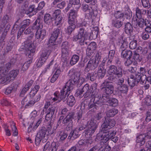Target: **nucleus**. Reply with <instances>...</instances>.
Instances as JSON below:
<instances>
[{
  "label": "nucleus",
  "instance_id": "61",
  "mask_svg": "<svg viewBox=\"0 0 151 151\" xmlns=\"http://www.w3.org/2000/svg\"><path fill=\"white\" fill-rule=\"evenodd\" d=\"M136 16L138 18H139L142 17V10H140L138 7L136 9Z\"/></svg>",
  "mask_w": 151,
  "mask_h": 151
},
{
  "label": "nucleus",
  "instance_id": "9",
  "mask_svg": "<svg viewBox=\"0 0 151 151\" xmlns=\"http://www.w3.org/2000/svg\"><path fill=\"white\" fill-rule=\"evenodd\" d=\"M75 113L73 112L69 113L64 119L62 122L63 124L67 125L66 129L67 131L70 130L72 129L73 127V120L74 118Z\"/></svg>",
  "mask_w": 151,
  "mask_h": 151
},
{
  "label": "nucleus",
  "instance_id": "8",
  "mask_svg": "<svg viewBox=\"0 0 151 151\" xmlns=\"http://www.w3.org/2000/svg\"><path fill=\"white\" fill-rule=\"evenodd\" d=\"M101 90L104 93L111 95L114 91V86L110 82L104 81L101 85Z\"/></svg>",
  "mask_w": 151,
  "mask_h": 151
},
{
  "label": "nucleus",
  "instance_id": "3",
  "mask_svg": "<svg viewBox=\"0 0 151 151\" xmlns=\"http://www.w3.org/2000/svg\"><path fill=\"white\" fill-rule=\"evenodd\" d=\"M77 15V12L76 10L72 9L70 11L68 21L69 26L66 29V32L68 35L71 34L76 28V19Z\"/></svg>",
  "mask_w": 151,
  "mask_h": 151
},
{
  "label": "nucleus",
  "instance_id": "12",
  "mask_svg": "<svg viewBox=\"0 0 151 151\" xmlns=\"http://www.w3.org/2000/svg\"><path fill=\"white\" fill-rule=\"evenodd\" d=\"M47 130L45 127H42L38 132L35 138V144L38 145L42 139L47 135Z\"/></svg>",
  "mask_w": 151,
  "mask_h": 151
},
{
  "label": "nucleus",
  "instance_id": "14",
  "mask_svg": "<svg viewBox=\"0 0 151 151\" xmlns=\"http://www.w3.org/2000/svg\"><path fill=\"white\" fill-rule=\"evenodd\" d=\"M68 88L67 87L65 86L61 90L60 93L58 96L59 101L62 100L64 102L67 99L70 91L71 90H69Z\"/></svg>",
  "mask_w": 151,
  "mask_h": 151
},
{
  "label": "nucleus",
  "instance_id": "36",
  "mask_svg": "<svg viewBox=\"0 0 151 151\" xmlns=\"http://www.w3.org/2000/svg\"><path fill=\"white\" fill-rule=\"evenodd\" d=\"M115 51L114 50H110L109 53L108 58V63L110 64L111 63L113 59L116 56L115 55Z\"/></svg>",
  "mask_w": 151,
  "mask_h": 151
},
{
  "label": "nucleus",
  "instance_id": "17",
  "mask_svg": "<svg viewBox=\"0 0 151 151\" xmlns=\"http://www.w3.org/2000/svg\"><path fill=\"white\" fill-rule=\"evenodd\" d=\"M149 137V135L146 134H143L139 135L137 137L136 141L138 143H139L140 146L144 145L145 140Z\"/></svg>",
  "mask_w": 151,
  "mask_h": 151
},
{
  "label": "nucleus",
  "instance_id": "24",
  "mask_svg": "<svg viewBox=\"0 0 151 151\" xmlns=\"http://www.w3.org/2000/svg\"><path fill=\"white\" fill-rule=\"evenodd\" d=\"M87 127L89 126V128L96 129L98 127V124L96 120L92 119L90 121L86 122Z\"/></svg>",
  "mask_w": 151,
  "mask_h": 151
},
{
  "label": "nucleus",
  "instance_id": "13",
  "mask_svg": "<svg viewBox=\"0 0 151 151\" xmlns=\"http://www.w3.org/2000/svg\"><path fill=\"white\" fill-rule=\"evenodd\" d=\"M122 69L120 67L117 68L114 65H110L108 69V72L109 75H114L118 77H121L122 76Z\"/></svg>",
  "mask_w": 151,
  "mask_h": 151
},
{
  "label": "nucleus",
  "instance_id": "64",
  "mask_svg": "<svg viewBox=\"0 0 151 151\" xmlns=\"http://www.w3.org/2000/svg\"><path fill=\"white\" fill-rule=\"evenodd\" d=\"M89 140L87 139L86 140H79L78 142V144L80 145H85L88 143H90Z\"/></svg>",
  "mask_w": 151,
  "mask_h": 151
},
{
  "label": "nucleus",
  "instance_id": "19",
  "mask_svg": "<svg viewBox=\"0 0 151 151\" xmlns=\"http://www.w3.org/2000/svg\"><path fill=\"white\" fill-rule=\"evenodd\" d=\"M46 35V31L44 29L37 30L35 34L36 39H40L43 40Z\"/></svg>",
  "mask_w": 151,
  "mask_h": 151
},
{
  "label": "nucleus",
  "instance_id": "28",
  "mask_svg": "<svg viewBox=\"0 0 151 151\" xmlns=\"http://www.w3.org/2000/svg\"><path fill=\"white\" fill-rule=\"evenodd\" d=\"M97 76L98 75L96 72L89 73L87 74L86 79L87 80L89 79L91 81H93L96 79Z\"/></svg>",
  "mask_w": 151,
  "mask_h": 151
},
{
  "label": "nucleus",
  "instance_id": "18",
  "mask_svg": "<svg viewBox=\"0 0 151 151\" xmlns=\"http://www.w3.org/2000/svg\"><path fill=\"white\" fill-rule=\"evenodd\" d=\"M19 73V70H13L10 71L9 73L6 76V82H9L10 81V79L13 80L17 76Z\"/></svg>",
  "mask_w": 151,
  "mask_h": 151
},
{
  "label": "nucleus",
  "instance_id": "35",
  "mask_svg": "<svg viewBox=\"0 0 151 151\" xmlns=\"http://www.w3.org/2000/svg\"><path fill=\"white\" fill-rule=\"evenodd\" d=\"M112 24L113 26L117 28H119L123 24V22L121 20L115 19L113 20Z\"/></svg>",
  "mask_w": 151,
  "mask_h": 151
},
{
  "label": "nucleus",
  "instance_id": "47",
  "mask_svg": "<svg viewBox=\"0 0 151 151\" xmlns=\"http://www.w3.org/2000/svg\"><path fill=\"white\" fill-rule=\"evenodd\" d=\"M53 16L51 17L50 15L49 14H46L44 16V20L45 22L47 24L50 22L52 21Z\"/></svg>",
  "mask_w": 151,
  "mask_h": 151
},
{
  "label": "nucleus",
  "instance_id": "15",
  "mask_svg": "<svg viewBox=\"0 0 151 151\" xmlns=\"http://www.w3.org/2000/svg\"><path fill=\"white\" fill-rule=\"evenodd\" d=\"M60 33V30L59 29H54L52 31L51 35L49 40L48 43L50 46L54 45V43L58 38Z\"/></svg>",
  "mask_w": 151,
  "mask_h": 151
},
{
  "label": "nucleus",
  "instance_id": "27",
  "mask_svg": "<svg viewBox=\"0 0 151 151\" xmlns=\"http://www.w3.org/2000/svg\"><path fill=\"white\" fill-rule=\"evenodd\" d=\"M124 29L126 33L130 35L133 32V28L131 24L129 22H127L125 25Z\"/></svg>",
  "mask_w": 151,
  "mask_h": 151
},
{
  "label": "nucleus",
  "instance_id": "53",
  "mask_svg": "<svg viewBox=\"0 0 151 151\" xmlns=\"http://www.w3.org/2000/svg\"><path fill=\"white\" fill-rule=\"evenodd\" d=\"M21 56L20 55H14L11 60L10 63L11 65L14 64L15 63L17 60L19 61V58H20Z\"/></svg>",
  "mask_w": 151,
  "mask_h": 151
},
{
  "label": "nucleus",
  "instance_id": "62",
  "mask_svg": "<svg viewBox=\"0 0 151 151\" xmlns=\"http://www.w3.org/2000/svg\"><path fill=\"white\" fill-rule=\"evenodd\" d=\"M82 135L84 136L86 138H88L90 137L92 134H91L88 129L85 130L82 133Z\"/></svg>",
  "mask_w": 151,
  "mask_h": 151
},
{
  "label": "nucleus",
  "instance_id": "56",
  "mask_svg": "<svg viewBox=\"0 0 151 151\" xmlns=\"http://www.w3.org/2000/svg\"><path fill=\"white\" fill-rule=\"evenodd\" d=\"M88 48L91 49V50H95L96 48V43L94 42H92L88 46Z\"/></svg>",
  "mask_w": 151,
  "mask_h": 151
},
{
  "label": "nucleus",
  "instance_id": "2",
  "mask_svg": "<svg viewBox=\"0 0 151 151\" xmlns=\"http://www.w3.org/2000/svg\"><path fill=\"white\" fill-rule=\"evenodd\" d=\"M70 79L66 83L65 86L68 88L69 90H72L75 85L80 87L84 81V78H80V74L77 72H74L71 75H69Z\"/></svg>",
  "mask_w": 151,
  "mask_h": 151
},
{
  "label": "nucleus",
  "instance_id": "21",
  "mask_svg": "<svg viewBox=\"0 0 151 151\" xmlns=\"http://www.w3.org/2000/svg\"><path fill=\"white\" fill-rule=\"evenodd\" d=\"M121 57L122 58H126V59H131L132 55V51L127 50H121Z\"/></svg>",
  "mask_w": 151,
  "mask_h": 151
},
{
  "label": "nucleus",
  "instance_id": "52",
  "mask_svg": "<svg viewBox=\"0 0 151 151\" xmlns=\"http://www.w3.org/2000/svg\"><path fill=\"white\" fill-rule=\"evenodd\" d=\"M138 19H136L137 24L139 27H143L145 26L144 19L141 17Z\"/></svg>",
  "mask_w": 151,
  "mask_h": 151
},
{
  "label": "nucleus",
  "instance_id": "41",
  "mask_svg": "<svg viewBox=\"0 0 151 151\" xmlns=\"http://www.w3.org/2000/svg\"><path fill=\"white\" fill-rule=\"evenodd\" d=\"M68 98L66 101L67 104L70 106H72L76 102V100L74 97L73 95H71Z\"/></svg>",
  "mask_w": 151,
  "mask_h": 151
},
{
  "label": "nucleus",
  "instance_id": "42",
  "mask_svg": "<svg viewBox=\"0 0 151 151\" xmlns=\"http://www.w3.org/2000/svg\"><path fill=\"white\" fill-rule=\"evenodd\" d=\"M138 83L139 82L142 78H144V76L145 75L141 76V73L139 72H135L132 74L131 75Z\"/></svg>",
  "mask_w": 151,
  "mask_h": 151
},
{
  "label": "nucleus",
  "instance_id": "31",
  "mask_svg": "<svg viewBox=\"0 0 151 151\" xmlns=\"http://www.w3.org/2000/svg\"><path fill=\"white\" fill-rule=\"evenodd\" d=\"M59 135L58 137H59V141L61 142H63L68 136V134L63 131H59L58 132Z\"/></svg>",
  "mask_w": 151,
  "mask_h": 151
},
{
  "label": "nucleus",
  "instance_id": "4",
  "mask_svg": "<svg viewBox=\"0 0 151 151\" xmlns=\"http://www.w3.org/2000/svg\"><path fill=\"white\" fill-rule=\"evenodd\" d=\"M100 57L96 55L95 58H90L85 69L86 72L94 70L97 67L100 60Z\"/></svg>",
  "mask_w": 151,
  "mask_h": 151
},
{
  "label": "nucleus",
  "instance_id": "48",
  "mask_svg": "<svg viewBox=\"0 0 151 151\" xmlns=\"http://www.w3.org/2000/svg\"><path fill=\"white\" fill-rule=\"evenodd\" d=\"M133 58L134 60L139 62H140L142 60L141 56L136 51L134 52Z\"/></svg>",
  "mask_w": 151,
  "mask_h": 151
},
{
  "label": "nucleus",
  "instance_id": "43",
  "mask_svg": "<svg viewBox=\"0 0 151 151\" xmlns=\"http://www.w3.org/2000/svg\"><path fill=\"white\" fill-rule=\"evenodd\" d=\"M110 95L103 93L102 97L101 98V104L104 103H107L110 99Z\"/></svg>",
  "mask_w": 151,
  "mask_h": 151
},
{
  "label": "nucleus",
  "instance_id": "38",
  "mask_svg": "<svg viewBox=\"0 0 151 151\" xmlns=\"http://www.w3.org/2000/svg\"><path fill=\"white\" fill-rule=\"evenodd\" d=\"M115 19L124 21V14L121 12L118 11L116 12L114 14Z\"/></svg>",
  "mask_w": 151,
  "mask_h": 151
},
{
  "label": "nucleus",
  "instance_id": "50",
  "mask_svg": "<svg viewBox=\"0 0 151 151\" xmlns=\"http://www.w3.org/2000/svg\"><path fill=\"white\" fill-rule=\"evenodd\" d=\"M14 43L13 42H9L7 45L6 50L5 51V53H8L11 51L13 46Z\"/></svg>",
  "mask_w": 151,
  "mask_h": 151
},
{
  "label": "nucleus",
  "instance_id": "33",
  "mask_svg": "<svg viewBox=\"0 0 151 151\" xmlns=\"http://www.w3.org/2000/svg\"><path fill=\"white\" fill-rule=\"evenodd\" d=\"M51 53V51L49 50H43L40 55V58L44 60H46L48 58Z\"/></svg>",
  "mask_w": 151,
  "mask_h": 151
},
{
  "label": "nucleus",
  "instance_id": "54",
  "mask_svg": "<svg viewBox=\"0 0 151 151\" xmlns=\"http://www.w3.org/2000/svg\"><path fill=\"white\" fill-rule=\"evenodd\" d=\"M137 52H141L143 55L146 54L148 52V49L147 48H142L141 47H139L137 50Z\"/></svg>",
  "mask_w": 151,
  "mask_h": 151
},
{
  "label": "nucleus",
  "instance_id": "26",
  "mask_svg": "<svg viewBox=\"0 0 151 151\" xmlns=\"http://www.w3.org/2000/svg\"><path fill=\"white\" fill-rule=\"evenodd\" d=\"M116 89L118 91L121 93H127L128 90V86L127 85L124 84L117 86Z\"/></svg>",
  "mask_w": 151,
  "mask_h": 151
},
{
  "label": "nucleus",
  "instance_id": "32",
  "mask_svg": "<svg viewBox=\"0 0 151 151\" xmlns=\"http://www.w3.org/2000/svg\"><path fill=\"white\" fill-rule=\"evenodd\" d=\"M52 21L55 26H58L61 23L63 17L62 16L53 17Z\"/></svg>",
  "mask_w": 151,
  "mask_h": 151
},
{
  "label": "nucleus",
  "instance_id": "51",
  "mask_svg": "<svg viewBox=\"0 0 151 151\" xmlns=\"http://www.w3.org/2000/svg\"><path fill=\"white\" fill-rule=\"evenodd\" d=\"M142 5L143 7L148 9L151 7L149 0H141Z\"/></svg>",
  "mask_w": 151,
  "mask_h": 151
},
{
  "label": "nucleus",
  "instance_id": "7",
  "mask_svg": "<svg viewBox=\"0 0 151 151\" xmlns=\"http://www.w3.org/2000/svg\"><path fill=\"white\" fill-rule=\"evenodd\" d=\"M31 37H30L29 38L27 39L24 42L25 47L27 49L26 55L29 58H32L35 52V47L31 40Z\"/></svg>",
  "mask_w": 151,
  "mask_h": 151
},
{
  "label": "nucleus",
  "instance_id": "22",
  "mask_svg": "<svg viewBox=\"0 0 151 151\" xmlns=\"http://www.w3.org/2000/svg\"><path fill=\"white\" fill-rule=\"evenodd\" d=\"M80 135L76 129L71 132L68 137V139L73 140L78 137Z\"/></svg>",
  "mask_w": 151,
  "mask_h": 151
},
{
  "label": "nucleus",
  "instance_id": "39",
  "mask_svg": "<svg viewBox=\"0 0 151 151\" xmlns=\"http://www.w3.org/2000/svg\"><path fill=\"white\" fill-rule=\"evenodd\" d=\"M31 23V20L29 19H26L24 20L21 23V29L24 30L28 27Z\"/></svg>",
  "mask_w": 151,
  "mask_h": 151
},
{
  "label": "nucleus",
  "instance_id": "63",
  "mask_svg": "<svg viewBox=\"0 0 151 151\" xmlns=\"http://www.w3.org/2000/svg\"><path fill=\"white\" fill-rule=\"evenodd\" d=\"M80 3V0H69V4L71 5H79Z\"/></svg>",
  "mask_w": 151,
  "mask_h": 151
},
{
  "label": "nucleus",
  "instance_id": "55",
  "mask_svg": "<svg viewBox=\"0 0 151 151\" xmlns=\"http://www.w3.org/2000/svg\"><path fill=\"white\" fill-rule=\"evenodd\" d=\"M137 41L133 40L129 44V47L130 49H134L137 47Z\"/></svg>",
  "mask_w": 151,
  "mask_h": 151
},
{
  "label": "nucleus",
  "instance_id": "10",
  "mask_svg": "<svg viewBox=\"0 0 151 151\" xmlns=\"http://www.w3.org/2000/svg\"><path fill=\"white\" fill-rule=\"evenodd\" d=\"M93 86H94L95 89L93 90L91 93V96H93V97L91 101L94 104V105L96 106L95 104H101V95L98 92L99 90L96 88L97 85L96 84H94Z\"/></svg>",
  "mask_w": 151,
  "mask_h": 151
},
{
  "label": "nucleus",
  "instance_id": "29",
  "mask_svg": "<svg viewBox=\"0 0 151 151\" xmlns=\"http://www.w3.org/2000/svg\"><path fill=\"white\" fill-rule=\"evenodd\" d=\"M30 58V59L26 62L22 66L20 71L22 73H23L27 70L30 66V64L32 63V58Z\"/></svg>",
  "mask_w": 151,
  "mask_h": 151
},
{
  "label": "nucleus",
  "instance_id": "46",
  "mask_svg": "<svg viewBox=\"0 0 151 151\" xmlns=\"http://www.w3.org/2000/svg\"><path fill=\"white\" fill-rule=\"evenodd\" d=\"M108 104L110 106L115 107L118 104V101L115 98L110 99Z\"/></svg>",
  "mask_w": 151,
  "mask_h": 151
},
{
  "label": "nucleus",
  "instance_id": "16",
  "mask_svg": "<svg viewBox=\"0 0 151 151\" xmlns=\"http://www.w3.org/2000/svg\"><path fill=\"white\" fill-rule=\"evenodd\" d=\"M90 36H88L87 34H85L83 37L79 38H77L76 40L73 41L76 42L78 41L79 45L81 46H83V47H84L86 46L90 43Z\"/></svg>",
  "mask_w": 151,
  "mask_h": 151
},
{
  "label": "nucleus",
  "instance_id": "34",
  "mask_svg": "<svg viewBox=\"0 0 151 151\" xmlns=\"http://www.w3.org/2000/svg\"><path fill=\"white\" fill-rule=\"evenodd\" d=\"M118 110L116 109H111L107 112L106 117L109 118L113 117L118 113Z\"/></svg>",
  "mask_w": 151,
  "mask_h": 151
},
{
  "label": "nucleus",
  "instance_id": "40",
  "mask_svg": "<svg viewBox=\"0 0 151 151\" xmlns=\"http://www.w3.org/2000/svg\"><path fill=\"white\" fill-rule=\"evenodd\" d=\"M79 57L77 55H73L71 58L70 64L71 65H73L76 64L79 61Z\"/></svg>",
  "mask_w": 151,
  "mask_h": 151
},
{
  "label": "nucleus",
  "instance_id": "20",
  "mask_svg": "<svg viewBox=\"0 0 151 151\" xmlns=\"http://www.w3.org/2000/svg\"><path fill=\"white\" fill-rule=\"evenodd\" d=\"M33 81L32 80H30L27 84L22 89L20 94V96L21 97H23V95L26 92L28 91L30 88L32 86L33 83Z\"/></svg>",
  "mask_w": 151,
  "mask_h": 151
},
{
  "label": "nucleus",
  "instance_id": "25",
  "mask_svg": "<svg viewBox=\"0 0 151 151\" xmlns=\"http://www.w3.org/2000/svg\"><path fill=\"white\" fill-rule=\"evenodd\" d=\"M85 34H87L88 36H90V35L88 33L85 32L84 29L83 28H80L78 35L73 37V40H76V39L77 38H79L83 37Z\"/></svg>",
  "mask_w": 151,
  "mask_h": 151
},
{
  "label": "nucleus",
  "instance_id": "11",
  "mask_svg": "<svg viewBox=\"0 0 151 151\" xmlns=\"http://www.w3.org/2000/svg\"><path fill=\"white\" fill-rule=\"evenodd\" d=\"M70 45L67 41L62 43L61 46L62 60L63 62L66 61L69 53Z\"/></svg>",
  "mask_w": 151,
  "mask_h": 151
},
{
  "label": "nucleus",
  "instance_id": "58",
  "mask_svg": "<svg viewBox=\"0 0 151 151\" xmlns=\"http://www.w3.org/2000/svg\"><path fill=\"white\" fill-rule=\"evenodd\" d=\"M101 142H103V144L105 143H103L101 141ZM101 146L103 147V149H104V151H109L111 150V148L110 146V145L109 144L106 145V144H103V145H101Z\"/></svg>",
  "mask_w": 151,
  "mask_h": 151
},
{
  "label": "nucleus",
  "instance_id": "1",
  "mask_svg": "<svg viewBox=\"0 0 151 151\" xmlns=\"http://www.w3.org/2000/svg\"><path fill=\"white\" fill-rule=\"evenodd\" d=\"M104 119V122L101 126V129L98 134L103 143L107 142L111 137L115 136L116 133L114 130L108 131L115 125V120L109 117H105Z\"/></svg>",
  "mask_w": 151,
  "mask_h": 151
},
{
  "label": "nucleus",
  "instance_id": "60",
  "mask_svg": "<svg viewBox=\"0 0 151 151\" xmlns=\"http://www.w3.org/2000/svg\"><path fill=\"white\" fill-rule=\"evenodd\" d=\"M56 109V108L55 106H51L48 108L47 111V112H49L51 114L53 115Z\"/></svg>",
  "mask_w": 151,
  "mask_h": 151
},
{
  "label": "nucleus",
  "instance_id": "45",
  "mask_svg": "<svg viewBox=\"0 0 151 151\" xmlns=\"http://www.w3.org/2000/svg\"><path fill=\"white\" fill-rule=\"evenodd\" d=\"M80 122L81 124V125H79V127L76 129L78 132L82 131L85 129L87 127L86 122L84 120H81Z\"/></svg>",
  "mask_w": 151,
  "mask_h": 151
},
{
  "label": "nucleus",
  "instance_id": "30",
  "mask_svg": "<svg viewBox=\"0 0 151 151\" xmlns=\"http://www.w3.org/2000/svg\"><path fill=\"white\" fill-rule=\"evenodd\" d=\"M128 83L131 88H133L135 86L137 85L138 83L131 75L128 78Z\"/></svg>",
  "mask_w": 151,
  "mask_h": 151
},
{
  "label": "nucleus",
  "instance_id": "44",
  "mask_svg": "<svg viewBox=\"0 0 151 151\" xmlns=\"http://www.w3.org/2000/svg\"><path fill=\"white\" fill-rule=\"evenodd\" d=\"M106 70L99 68L97 74L99 78L102 79L105 76L106 73Z\"/></svg>",
  "mask_w": 151,
  "mask_h": 151
},
{
  "label": "nucleus",
  "instance_id": "5",
  "mask_svg": "<svg viewBox=\"0 0 151 151\" xmlns=\"http://www.w3.org/2000/svg\"><path fill=\"white\" fill-rule=\"evenodd\" d=\"M91 100L88 99H85L81 103V109L83 110L85 109L87 110H90L89 111L95 112L96 111L98 107L94 106Z\"/></svg>",
  "mask_w": 151,
  "mask_h": 151
},
{
  "label": "nucleus",
  "instance_id": "49",
  "mask_svg": "<svg viewBox=\"0 0 151 151\" xmlns=\"http://www.w3.org/2000/svg\"><path fill=\"white\" fill-rule=\"evenodd\" d=\"M28 9L29 12H30V13L33 12L32 15L36 14L38 11L36 7H35L34 4L30 5Z\"/></svg>",
  "mask_w": 151,
  "mask_h": 151
},
{
  "label": "nucleus",
  "instance_id": "23",
  "mask_svg": "<svg viewBox=\"0 0 151 151\" xmlns=\"http://www.w3.org/2000/svg\"><path fill=\"white\" fill-rule=\"evenodd\" d=\"M43 27L42 24L41 22V20L39 18H37L33 24L32 28L33 29H37L40 30Z\"/></svg>",
  "mask_w": 151,
  "mask_h": 151
},
{
  "label": "nucleus",
  "instance_id": "57",
  "mask_svg": "<svg viewBox=\"0 0 151 151\" xmlns=\"http://www.w3.org/2000/svg\"><path fill=\"white\" fill-rule=\"evenodd\" d=\"M83 111V110L81 109L79 110L77 113V119H78L77 122H80V121L82 118Z\"/></svg>",
  "mask_w": 151,
  "mask_h": 151
},
{
  "label": "nucleus",
  "instance_id": "37",
  "mask_svg": "<svg viewBox=\"0 0 151 151\" xmlns=\"http://www.w3.org/2000/svg\"><path fill=\"white\" fill-rule=\"evenodd\" d=\"M11 86L7 88L6 90L5 93L6 94H8L11 93L13 89L14 90L16 89L18 85L15 83L14 82L12 84Z\"/></svg>",
  "mask_w": 151,
  "mask_h": 151
},
{
  "label": "nucleus",
  "instance_id": "59",
  "mask_svg": "<svg viewBox=\"0 0 151 151\" xmlns=\"http://www.w3.org/2000/svg\"><path fill=\"white\" fill-rule=\"evenodd\" d=\"M112 61L115 65H120L121 64V62L117 56H115V57L113 59Z\"/></svg>",
  "mask_w": 151,
  "mask_h": 151
},
{
  "label": "nucleus",
  "instance_id": "6",
  "mask_svg": "<svg viewBox=\"0 0 151 151\" xmlns=\"http://www.w3.org/2000/svg\"><path fill=\"white\" fill-rule=\"evenodd\" d=\"M11 68V64L8 63L0 67V84H3L7 81L6 79L7 72Z\"/></svg>",
  "mask_w": 151,
  "mask_h": 151
}]
</instances>
